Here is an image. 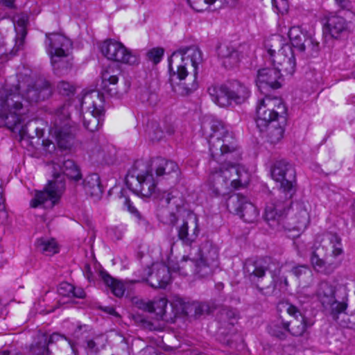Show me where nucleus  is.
Instances as JSON below:
<instances>
[{
    "instance_id": "1",
    "label": "nucleus",
    "mask_w": 355,
    "mask_h": 355,
    "mask_svg": "<svg viewBox=\"0 0 355 355\" xmlns=\"http://www.w3.org/2000/svg\"><path fill=\"white\" fill-rule=\"evenodd\" d=\"M211 129L209 151L219 166L211 169L206 187L210 196L217 197L244 187L249 182V175L238 164L241 153L233 134L221 122L214 124Z\"/></svg>"
},
{
    "instance_id": "2",
    "label": "nucleus",
    "mask_w": 355,
    "mask_h": 355,
    "mask_svg": "<svg viewBox=\"0 0 355 355\" xmlns=\"http://www.w3.org/2000/svg\"><path fill=\"white\" fill-rule=\"evenodd\" d=\"M52 89L46 80H38L21 90L17 85L0 87V123L12 128L28 119L30 104L44 101L51 96Z\"/></svg>"
},
{
    "instance_id": "3",
    "label": "nucleus",
    "mask_w": 355,
    "mask_h": 355,
    "mask_svg": "<svg viewBox=\"0 0 355 355\" xmlns=\"http://www.w3.org/2000/svg\"><path fill=\"white\" fill-rule=\"evenodd\" d=\"M125 180L129 189L136 194L146 198L153 197L168 205V207L158 209L157 216L160 222L172 226L177 224L178 216L170 209L174 207L178 209L184 206V200L179 191L174 189L163 191L157 190L158 180L148 167L141 172L133 170L128 174Z\"/></svg>"
},
{
    "instance_id": "4",
    "label": "nucleus",
    "mask_w": 355,
    "mask_h": 355,
    "mask_svg": "<svg viewBox=\"0 0 355 355\" xmlns=\"http://www.w3.org/2000/svg\"><path fill=\"white\" fill-rule=\"evenodd\" d=\"M202 62V53L195 45L180 48L168 59L170 81L173 90L186 96L198 88L196 82L198 65Z\"/></svg>"
},
{
    "instance_id": "5",
    "label": "nucleus",
    "mask_w": 355,
    "mask_h": 355,
    "mask_svg": "<svg viewBox=\"0 0 355 355\" xmlns=\"http://www.w3.org/2000/svg\"><path fill=\"white\" fill-rule=\"evenodd\" d=\"M295 170L292 164L285 160L275 162L271 168L273 180L280 182L278 198L271 200L266 204L265 219L272 226H275L284 214L292 204V198L296 191Z\"/></svg>"
},
{
    "instance_id": "6",
    "label": "nucleus",
    "mask_w": 355,
    "mask_h": 355,
    "mask_svg": "<svg viewBox=\"0 0 355 355\" xmlns=\"http://www.w3.org/2000/svg\"><path fill=\"white\" fill-rule=\"evenodd\" d=\"M53 180L49 181L42 191H35V196L30 202L31 207H53L64 189V176L76 182L82 179L80 168L71 159L53 163Z\"/></svg>"
},
{
    "instance_id": "7",
    "label": "nucleus",
    "mask_w": 355,
    "mask_h": 355,
    "mask_svg": "<svg viewBox=\"0 0 355 355\" xmlns=\"http://www.w3.org/2000/svg\"><path fill=\"white\" fill-rule=\"evenodd\" d=\"M341 237L336 233L324 235L320 243H315L311 248L310 262L315 271L324 275L332 274L340 265L338 261L343 255Z\"/></svg>"
},
{
    "instance_id": "8",
    "label": "nucleus",
    "mask_w": 355,
    "mask_h": 355,
    "mask_svg": "<svg viewBox=\"0 0 355 355\" xmlns=\"http://www.w3.org/2000/svg\"><path fill=\"white\" fill-rule=\"evenodd\" d=\"M286 108L281 98L266 96L261 99L257 107L256 123L261 132L268 130V141L271 144L279 141L284 130L279 121H284Z\"/></svg>"
},
{
    "instance_id": "9",
    "label": "nucleus",
    "mask_w": 355,
    "mask_h": 355,
    "mask_svg": "<svg viewBox=\"0 0 355 355\" xmlns=\"http://www.w3.org/2000/svg\"><path fill=\"white\" fill-rule=\"evenodd\" d=\"M192 255L190 252L182 257V268H184L189 260V265L194 267V273L200 277L211 275L219 266L218 249L209 241H205L197 249V257H191Z\"/></svg>"
},
{
    "instance_id": "10",
    "label": "nucleus",
    "mask_w": 355,
    "mask_h": 355,
    "mask_svg": "<svg viewBox=\"0 0 355 355\" xmlns=\"http://www.w3.org/2000/svg\"><path fill=\"white\" fill-rule=\"evenodd\" d=\"M71 103L67 101L58 107L51 117L49 132L56 139L59 148L66 150L71 148L74 139L76 128L70 119Z\"/></svg>"
},
{
    "instance_id": "11",
    "label": "nucleus",
    "mask_w": 355,
    "mask_h": 355,
    "mask_svg": "<svg viewBox=\"0 0 355 355\" xmlns=\"http://www.w3.org/2000/svg\"><path fill=\"white\" fill-rule=\"evenodd\" d=\"M45 46L51 57L54 73L58 76L67 74L71 69L73 62L67 61L65 68L62 69L60 64L63 62L62 58H67L69 54V50L72 48L71 41L61 34L46 33Z\"/></svg>"
},
{
    "instance_id": "12",
    "label": "nucleus",
    "mask_w": 355,
    "mask_h": 355,
    "mask_svg": "<svg viewBox=\"0 0 355 355\" xmlns=\"http://www.w3.org/2000/svg\"><path fill=\"white\" fill-rule=\"evenodd\" d=\"M103 94L98 90L91 91L84 95L81 102L83 112V125L90 132L98 130L104 119Z\"/></svg>"
},
{
    "instance_id": "13",
    "label": "nucleus",
    "mask_w": 355,
    "mask_h": 355,
    "mask_svg": "<svg viewBox=\"0 0 355 355\" xmlns=\"http://www.w3.org/2000/svg\"><path fill=\"white\" fill-rule=\"evenodd\" d=\"M323 33L326 37L340 40L353 31L355 12L352 10L329 12L322 18Z\"/></svg>"
},
{
    "instance_id": "14",
    "label": "nucleus",
    "mask_w": 355,
    "mask_h": 355,
    "mask_svg": "<svg viewBox=\"0 0 355 355\" xmlns=\"http://www.w3.org/2000/svg\"><path fill=\"white\" fill-rule=\"evenodd\" d=\"M268 54L273 67L282 74L293 75L296 68V60L293 50L288 44H283L276 52L273 44H268Z\"/></svg>"
},
{
    "instance_id": "15",
    "label": "nucleus",
    "mask_w": 355,
    "mask_h": 355,
    "mask_svg": "<svg viewBox=\"0 0 355 355\" xmlns=\"http://www.w3.org/2000/svg\"><path fill=\"white\" fill-rule=\"evenodd\" d=\"M102 54L108 60L128 64L130 65L138 62L137 57L132 54L122 43L109 39L101 45Z\"/></svg>"
},
{
    "instance_id": "16",
    "label": "nucleus",
    "mask_w": 355,
    "mask_h": 355,
    "mask_svg": "<svg viewBox=\"0 0 355 355\" xmlns=\"http://www.w3.org/2000/svg\"><path fill=\"white\" fill-rule=\"evenodd\" d=\"M316 295L323 306H331V315L334 320H338V314L347 309L346 302L336 300L335 287L328 282L322 281L319 284Z\"/></svg>"
},
{
    "instance_id": "17",
    "label": "nucleus",
    "mask_w": 355,
    "mask_h": 355,
    "mask_svg": "<svg viewBox=\"0 0 355 355\" xmlns=\"http://www.w3.org/2000/svg\"><path fill=\"white\" fill-rule=\"evenodd\" d=\"M227 207L230 211L239 215L245 223L254 222L259 216L257 207L248 202L246 197L235 194L229 198Z\"/></svg>"
},
{
    "instance_id": "18",
    "label": "nucleus",
    "mask_w": 355,
    "mask_h": 355,
    "mask_svg": "<svg viewBox=\"0 0 355 355\" xmlns=\"http://www.w3.org/2000/svg\"><path fill=\"white\" fill-rule=\"evenodd\" d=\"M288 35L292 48L300 52L307 51L310 55H314L319 51L320 43L306 32H303L300 26L291 27Z\"/></svg>"
},
{
    "instance_id": "19",
    "label": "nucleus",
    "mask_w": 355,
    "mask_h": 355,
    "mask_svg": "<svg viewBox=\"0 0 355 355\" xmlns=\"http://www.w3.org/2000/svg\"><path fill=\"white\" fill-rule=\"evenodd\" d=\"M270 258H256L248 259L243 264V275L245 278L248 279L252 284L259 288L258 283L266 275V272L270 268Z\"/></svg>"
},
{
    "instance_id": "20",
    "label": "nucleus",
    "mask_w": 355,
    "mask_h": 355,
    "mask_svg": "<svg viewBox=\"0 0 355 355\" xmlns=\"http://www.w3.org/2000/svg\"><path fill=\"white\" fill-rule=\"evenodd\" d=\"M286 312L293 318L287 321V325L289 334L293 336L304 335L314 324L311 319L303 315L300 309L293 304L288 305Z\"/></svg>"
},
{
    "instance_id": "21",
    "label": "nucleus",
    "mask_w": 355,
    "mask_h": 355,
    "mask_svg": "<svg viewBox=\"0 0 355 355\" xmlns=\"http://www.w3.org/2000/svg\"><path fill=\"white\" fill-rule=\"evenodd\" d=\"M178 237L184 245L191 247L200 234L198 218L195 214L188 215L182 223L176 226Z\"/></svg>"
},
{
    "instance_id": "22",
    "label": "nucleus",
    "mask_w": 355,
    "mask_h": 355,
    "mask_svg": "<svg viewBox=\"0 0 355 355\" xmlns=\"http://www.w3.org/2000/svg\"><path fill=\"white\" fill-rule=\"evenodd\" d=\"M148 168L155 174L157 180L162 177L165 179L177 178L180 173L178 165L175 162L162 157L154 158Z\"/></svg>"
},
{
    "instance_id": "23",
    "label": "nucleus",
    "mask_w": 355,
    "mask_h": 355,
    "mask_svg": "<svg viewBox=\"0 0 355 355\" xmlns=\"http://www.w3.org/2000/svg\"><path fill=\"white\" fill-rule=\"evenodd\" d=\"M283 74L278 69L272 67H266L257 72V85L260 90L267 87L275 89L282 86Z\"/></svg>"
},
{
    "instance_id": "24",
    "label": "nucleus",
    "mask_w": 355,
    "mask_h": 355,
    "mask_svg": "<svg viewBox=\"0 0 355 355\" xmlns=\"http://www.w3.org/2000/svg\"><path fill=\"white\" fill-rule=\"evenodd\" d=\"M291 206V205H290ZM291 207L286 209L284 216L282 217L281 220H279V223L277 224L275 226H272L269 222L266 219L268 222V225L272 227L276 228L277 230H281L282 228L290 230H297L298 232L304 230L309 223V214L308 211L304 209H300L297 214L295 215V218H290V220H293V222L288 221L287 223L288 225L284 224V218L285 216L290 209Z\"/></svg>"
},
{
    "instance_id": "25",
    "label": "nucleus",
    "mask_w": 355,
    "mask_h": 355,
    "mask_svg": "<svg viewBox=\"0 0 355 355\" xmlns=\"http://www.w3.org/2000/svg\"><path fill=\"white\" fill-rule=\"evenodd\" d=\"M171 280V272L167 266L164 263L153 265V270L147 280L151 287L164 288Z\"/></svg>"
},
{
    "instance_id": "26",
    "label": "nucleus",
    "mask_w": 355,
    "mask_h": 355,
    "mask_svg": "<svg viewBox=\"0 0 355 355\" xmlns=\"http://www.w3.org/2000/svg\"><path fill=\"white\" fill-rule=\"evenodd\" d=\"M218 56L226 69L236 66L241 60V54L230 44H223L218 47Z\"/></svg>"
},
{
    "instance_id": "27",
    "label": "nucleus",
    "mask_w": 355,
    "mask_h": 355,
    "mask_svg": "<svg viewBox=\"0 0 355 355\" xmlns=\"http://www.w3.org/2000/svg\"><path fill=\"white\" fill-rule=\"evenodd\" d=\"M143 309L148 312H154L156 313L159 319L168 321L172 319V315L167 311L168 300L164 297H159L155 299L152 302H143Z\"/></svg>"
},
{
    "instance_id": "28",
    "label": "nucleus",
    "mask_w": 355,
    "mask_h": 355,
    "mask_svg": "<svg viewBox=\"0 0 355 355\" xmlns=\"http://www.w3.org/2000/svg\"><path fill=\"white\" fill-rule=\"evenodd\" d=\"M82 184L87 194L98 199L101 197L103 193V187L98 174L91 173L87 175L83 179Z\"/></svg>"
},
{
    "instance_id": "29",
    "label": "nucleus",
    "mask_w": 355,
    "mask_h": 355,
    "mask_svg": "<svg viewBox=\"0 0 355 355\" xmlns=\"http://www.w3.org/2000/svg\"><path fill=\"white\" fill-rule=\"evenodd\" d=\"M229 95L231 103L241 104L244 103L250 96L249 89L237 80H233L228 85Z\"/></svg>"
},
{
    "instance_id": "30",
    "label": "nucleus",
    "mask_w": 355,
    "mask_h": 355,
    "mask_svg": "<svg viewBox=\"0 0 355 355\" xmlns=\"http://www.w3.org/2000/svg\"><path fill=\"white\" fill-rule=\"evenodd\" d=\"M214 309V304L209 302H195L191 304H184L182 311L186 315H189L193 312L194 316L198 318L210 314Z\"/></svg>"
},
{
    "instance_id": "31",
    "label": "nucleus",
    "mask_w": 355,
    "mask_h": 355,
    "mask_svg": "<svg viewBox=\"0 0 355 355\" xmlns=\"http://www.w3.org/2000/svg\"><path fill=\"white\" fill-rule=\"evenodd\" d=\"M208 92L213 101L220 107H226L231 103L228 85H214L208 88Z\"/></svg>"
},
{
    "instance_id": "32",
    "label": "nucleus",
    "mask_w": 355,
    "mask_h": 355,
    "mask_svg": "<svg viewBox=\"0 0 355 355\" xmlns=\"http://www.w3.org/2000/svg\"><path fill=\"white\" fill-rule=\"evenodd\" d=\"M24 119L21 123L16 127L10 128L12 130H17L21 134L26 135L29 137H40L43 135V130L38 127L37 123L40 122L38 119L29 120L26 123H24Z\"/></svg>"
},
{
    "instance_id": "33",
    "label": "nucleus",
    "mask_w": 355,
    "mask_h": 355,
    "mask_svg": "<svg viewBox=\"0 0 355 355\" xmlns=\"http://www.w3.org/2000/svg\"><path fill=\"white\" fill-rule=\"evenodd\" d=\"M100 277L107 287L117 297L123 296L125 288L124 284L110 275L106 271H101Z\"/></svg>"
},
{
    "instance_id": "34",
    "label": "nucleus",
    "mask_w": 355,
    "mask_h": 355,
    "mask_svg": "<svg viewBox=\"0 0 355 355\" xmlns=\"http://www.w3.org/2000/svg\"><path fill=\"white\" fill-rule=\"evenodd\" d=\"M268 333L280 340H284L289 334L287 321L282 318L272 322L268 327Z\"/></svg>"
},
{
    "instance_id": "35",
    "label": "nucleus",
    "mask_w": 355,
    "mask_h": 355,
    "mask_svg": "<svg viewBox=\"0 0 355 355\" xmlns=\"http://www.w3.org/2000/svg\"><path fill=\"white\" fill-rule=\"evenodd\" d=\"M36 247L38 251L46 256H51L59 252L58 245L54 239H39L36 241Z\"/></svg>"
},
{
    "instance_id": "36",
    "label": "nucleus",
    "mask_w": 355,
    "mask_h": 355,
    "mask_svg": "<svg viewBox=\"0 0 355 355\" xmlns=\"http://www.w3.org/2000/svg\"><path fill=\"white\" fill-rule=\"evenodd\" d=\"M102 80L103 84V89L105 92L111 96L116 94V88L107 89V87H108L107 84L115 85L118 83V74H112L110 69H108L102 73Z\"/></svg>"
},
{
    "instance_id": "37",
    "label": "nucleus",
    "mask_w": 355,
    "mask_h": 355,
    "mask_svg": "<svg viewBox=\"0 0 355 355\" xmlns=\"http://www.w3.org/2000/svg\"><path fill=\"white\" fill-rule=\"evenodd\" d=\"M16 32L15 44L12 50V52L14 54H16L17 51L23 49L25 38L27 35L26 27L24 25L20 26L19 28H16Z\"/></svg>"
},
{
    "instance_id": "38",
    "label": "nucleus",
    "mask_w": 355,
    "mask_h": 355,
    "mask_svg": "<svg viewBox=\"0 0 355 355\" xmlns=\"http://www.w3.org/2000/svg\"><path fill=\"white\" fill-rule=\"evenodd\" d=\"M123 204L127 207L128 210L138 219V223L140 225L146 228L149 225L148 221L140 214L137 208L132 205V203L128 198H123Z\"/></svg>"
},
{
    "instance_id": "39",
    "label": "nucleus",
    "mask_w": 355,
    "mask_h": 355,
    "mask_svg": "<svg viewBox=\"0 0 355 355\" xmlns=\"http://www.w3.org/2000/svg\"><path fill=\"white\" fill-rule=\"evenodd\" d=\"M291 272L298 279H305L306 277L311 278L313 272L307 265H299L292 268Z\"/></svg>"
},
{
    "instance_id": "40",
    "label": "nucleus",
    "mask_w": 355,
    "mask_h": 355,
    "mask_svg": "<svg viewBox=\"0 0 355 355\" xmlns=\"http://www.w3.org/2000/svg\"><path fill=\"white\" fill-rule=\"evenodd\" d=\"M58 92L62 96H71L75 93V87L69 82L62 80L57 85Z\"/></svg>"
},
{
    "instance_id": "41",
    "label": "nucleus",
    "mask_w": 355,
    "mask_h": 355,
    "mask_svg": "<svg viewBox=\"0 0 355 355\" xmlns=\"http://www.w3.org/2000/svg\"><path fill=\"white\" fill-rule=\"evenodd\" d=\"M216 0H187L190 6L196 12H202L207 5L213 4Z\"/></svg>"
},
{
    "instance_id": "42",
    "label": "nucleus",
    "mask_w": 355,
    "mask_h": 355,
    "mask_svg": "<svg viewBox=\"0 0 355 355\" xmlns=\"http://www.w3.org/2000/svg\"><path fill=\"white\" fill-rule=\"evenodd\" d=\"M164 53V50L163 48H153L147 53V57L149 60L157 64L161 61Z\"/></svg>"
},
{
    "instance_id": "43",
    "label": "nucleus",
    "mask_w": 355,
    "mask_h": 355,
    "mask_svg": "<svg viewBox=\"0 0 355 355\" xmlns=\"http://www.w3.org/2000/svg\"><path fill=\"white\" fill-rule=\"evenodd\" d=\"M62 339L67 340V338L64 335H61L58 333H53L50 336L49 339H47V338L45 337L44 338V343L41 354H44L45 353L49 352V348L47 347L49 344L58 342V340ZM39 354H40V352Z\"/></svg>"
},
{
    "instance_id": "44",
    "label": "nucleus",
    "mask_w": 355,
    "mask_h": 355,
    "mask_svg": "<svg viewBox=\"0 0 355 355\" xmlns=\"http://www.w3.org/2000/svg\"><path fill=\"white\" fill-rule=\"evenodd\" d=\"M148 136L152 141H159L164 137V131L159 125L153 123L148 130Z\"/></svg>"
},
{
    "instance_id": "45",
    "label": "nucleus",
    "mask_w": 355,
    "mask_h": 355,
    "mask_svg": "<svg viewBox=\"0 0 355 355\" xmlns=\"http://www.w3.org/2000/svg\"><path fill=\"white\" fill-rule=\"evenodd\" d=\"M272 3L277 14L284 15L288 12V0H272Z\"/></svg>"
},
{
    "instance_id": "46",
    "label": "nucleus",
    "mask_w": 355,
    "mask_h": 355,
    "mask_svg": "<svg viewBox=\"0 0 355 355\" xmlns=\"http://www.w3.org/2000/svg\"><path fill=\"white\" fill-rule=\"evenodd\" d=\"M73 289V285L68 282H62L60 284L58 291L61 295L71 297Z\"/></svg>"
},
{
    "instance_id": "47",
    "label": "nucleus",
    "mask_w": 355,
    "mask_h": 355,
    "mask_svg": "<svg viewBox=\"0 0 355 355\" xmlns=\"http://www.w3.org/2000/svg\"><path fill=\"white\" fill-rule=\"evenodd\" d=\"M340 327L343 328H351L352 322L349 320L348 315L345 313V310L342 313L338 314V319L334 320Z\"/></svg>"
},
{
    "instance_id": "48",
    "label": "nucleus",
    "mask_w": 355,
    "mask_h": 355,
    "mask_svg": "<svg viewBox=\"0 0 355 355\" xmlns=\"http://www.w3.org/2000/svg\"><path fill=\"white\" fill-rule=\"evenodd\" d=\"M5 201L6 198L3 193V187H0V215L3 218H7V213L5 211Z\"/></svg>"
},
{
    "instance_id": "49",
    "label": "nucleus",
    "mask_w": 355,
    "mask_h": 355,
    "mask_svg": "<svg viewBox=\"0 0 355 355\" xmlns=\"http://www.w3.org/2000/svg\"><path fill=\"white\" fill-rule=\"evenodd\" d=\"M71 297L83 299L86 297V293L82 288L76 287L73 286V289L72 291Z\"/></svg>"
},
{
    "instance_id": "50",
    "label": "nucleus",
    "mask_w": 355,
    "mask_h": 355,
    "mask_svg": "<svg viewBox=\"0 0 355 355\" xmlns=\"http://www.w3.org/2000/svg\"><path fill=\"white\" fill-rule=\"evenodd\" d=\"M336 5L343 10V12L350 10V0H335Z\"/></svg>"
},
{
    "instance_id": "51",
    "label": "nucleus",
    "mask_w": 355,
    "mask_h": 355,
    "mask_svg": "<svg viewBox=\"0 0 355 355\" xmlns=\"http://www.w3.org/2000/svg\"><path fill=\"white\" fill-rule=\"evenodd\" d=\"M101 309L104 312H105L110 315H114L116 317L119 316V315L117 313V312L116 311L115 309L113 306H105V307L101 308Z\"/></svg>"
},
{
    "instance_id": "52",
    "label": "nucleus",
    "mask_w": 355,
    "mask_h": 355,
    "mask_svg": "<svg viewBox=\"0 0 355 355\" xmlns=\"http://www.w3.org/2000/svg\"><path fill=\"white\" fill-rule=\"evenodd\" d=\"M87 348L92 352H96L98 351L96 343L93 340L87 341Z\"/></svg>"
},
{
    "instance_id": "53",
    "label": "nucleus",
    "mask_w": 355,
    "mask_h": 355,
    "mask_svg": "<svg viewBox=\"0 0 355 355\" xmlns=\"http://www.w3.org/2000/svg\"><path fill=\"white\" fill-rule=\"evenodd\" d=\"M85 275L87 278V279L90 282L93 280V274L91 271V268L89 265H87L85 268Z\"/></svg>"
},
{
    "instance_id": "54",
    "label": "nucleus",
    "mask_w": 355,
    "mask_h": 355,
    "mask_svg": "<svg viewBox=\"0 0 355 355\" xmlns=\"http://www.w3.org/2000/svg\"><path fill=\"white\" fill-rule=\"evenodd\" d=\"M14 2L15 0H0V3L8 8L14 7Z\"/></svg>"
},
{
    "instance_id": "55",
    "label": "nucleus",
    "mask_w": 355,
    "mask_h": 355,
    "mask_svg": "<svg viewBox=\"0 0 355 355\" xmlns=\"http://www.w3.org/2000/svg\"><path fill=\"white\" fill-rule=\"evenodd\" d=\"M164 128L165 132L169 135H171L175 132V128L172 124L166 125Z\"/></svg>"
},
{
    "instance_id": "56",
    "label": "nucleus",
    "mask_w": 355,
    "mask_h": 355,
    "mask_svg": "<svg viewBox=\"0 0 355 355\" xmlns=\"http://www.w3.org/2000/svg\"><path fill=\"white\" fill-rule=\"evenodd\" d=\"M223 2V3L226 4L228 6L234 7L236 5L238 0H220Z\"/></svg>"
},
{
    "instance_id": "57",
    "label": "nucleus",
    "mask_w": 355,
    "mask_h": 355,
    "mask_svg": "<svg viewBox=\"0 0 355 355\" xmlns=\"http://www.w3.org/2000/svg\"><path fill=\"white\" fill-rule=\"evenodd\" d=\"M43 343H44V341L40 342V344H43ZM42 347H43V345H42L41 349H40V352H36V347H33V348H32L33 352L37 354V355H43L42 354H39L40 352V353L42 352Z\"/></svg>"
},
{
    "instance_id": "58",
    "label": "nucleus",
    "mask_w": 355,
    "mask_h": 355,
    "mask_svg": "<svg viewBox=\"0 0 355 355\" xmlns=\"http://www.w3.org/2000/svg\"><path fill=\"white\" fill-rule=\"evenodd\" d=\"M65 58H62V60H63V62L60 64V67L61 69L62 68H65L67 64H66V62L67 61H70L72 62V61L70 60V59H68V60H64Z\"/></svg>"
},
{
    "instance_id": "59",
    "label": "nucleus",
    "mask_w": 355,
    "mask_h": 355,
    "mask_svg": "<svg viewBox=\"0 0 355 355\" xmlns=\"http://www.w3.org/2000/svg\"><path fill=\"white\" fill-rule=\"evenodd\" d=\"M83 327H86V325L84 326H78L77 329L75 331L74 334H77V337L78 336V332L82 329Z\"/></svg>"
},
{
    "instance_id": "60",
    "label": "nucleus",
    "mask_w": 355,
    "mask_h": 355,
    "mask_svg": "<svg viewBox=\"0 0 355 355\" xmlns=\"http://www.w3.org/2000/svg\"><path fill=\"white\" fill-rule=\"evenodd\" d=\"M271 284H272L273 288H276V286H277V282H276V280H275V279L274 277L272 278V281Z\"/></svg>"
},
{
    "instance_id": "61",
    "label": "nucleus",
    "mask_w": 355,
    "mask_h": 355,
    "mask_svg": "<svg viewBox=\"0 0 355 355\" xmlns=\"http://www.w3.org/2000/svg\"><path fill=\"white\" fill-rule=\"evenodd\" d=\"M0 355H10V353L8 351H3L0 353Z\"/></svg>"
},
{
    "instance_id": "62",
    "label": "nucleus",
    "mask_w": 355,
    "mask_h": 355,
    "mask_svg": "<svg viewBox=\"0 0 355 355\" xmlns=\"http://www.w3.org/2000/svg\"><path fill=\"white\" fill-rule=\"evenodd\" d=\"M284 282L285 285L287 286L288 285V281H287V279L286 277L284 278Z\"/></svg>"
},
{
    "instance_id": "63",
    "label": "nucleus",
    "mask_w": 355,
    "mask_h": 355,
    "mask_svg": "<svg viewBox=\"0 0 355 355\" xmlns=\"http://www.w3.org/2000/svg\"><path fill=\"white\" fill-rule=\"evenodd\" d=\"M98 156H99L100 155H101V154H102V153H101V151L100 150H98Z\"/></svg>"
},
{
    "instance_id": "64",
    "label": "nucleus",
    "mask_w": 355,
    "mask_h": 355,
    "mask_svg": "<svg viewBox=\"0 0 355 355\" xmlns=\"http://www.w3.org/2000/svg\"><path fill=\"white\" fill-rule=\"evenodd\" d=\"M354 78H355V71L354 72Z\"/></svg>"
}]
</instances>
